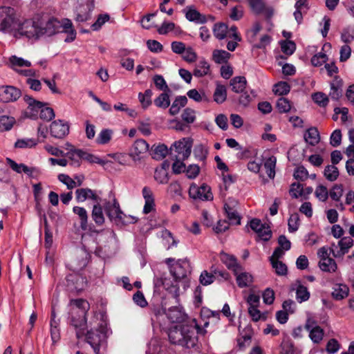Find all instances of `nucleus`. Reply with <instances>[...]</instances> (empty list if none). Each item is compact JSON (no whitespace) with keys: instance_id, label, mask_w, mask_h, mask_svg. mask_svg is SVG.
I'll return each mask as SVG.
<instances>
[{"instance_id":"f257e3e1","label":"nucleus","mask_w":354,"mask_h":354,"mask_svg":"<svg viewBox=\"0 0 354 354\" xmlns=\"http://www.w3.org/2000/svg\"><path fill=\"white\" fill-rule=\"evenodd\" d=\"M195 330L197 333L201 330V327L196 323L189 326H174L169 331V339L171 344L193 348L198 341Z\"/></svg>"},{"instance_id":"f03ea898","label":"nucleus","mask_w":354,"mask_h":354,"mask_svg":"<svg viewBox=\"0 0 354 354\" xmlns=\"http://www.w3.org/2000/svg\"><path fill=\"white\" fill-rule=\"evenodd\" d=\"M0 18V31L12 33L15 36L20 21L19 16L15 10L9 6L1 7Z\"/></svg>"},{"instance_id":"7ed1b4c3","label":"nucleus","mask_w":354,"mask_h":354,"mask_svg":"<svg viewBox=\"0 0 354 354\" xmlns=\"http://www.w3.org/2000/svg\"><path fill=\"white\" fill-rule=\"evenodd\" d=\"M7 65L11 69L18 74L25 77L36 76V71L34 69H23L22 68L31 66V62L29 60L16 55H12L8 58Z\"/></svg>"},{"instance_id":"20e7f679","label":"nucleus","mask_w":354,"mask_h":354,"mask_svg":"<svg viewBox=\"0 0 354 354\" xmlns=\"http://www.w3.org/2000/svg\"><path fill=\"white\" fill-rule=\"evenodd\" d=\"M19 27L15 33V37L26 36L28 38L39 37L41 32V27L36 22L30 19L20 20Z\"/></svg>"},{"instance_id":"39448f33","label":"nucleus","mask_w":354,"mask_h":354,"mask_svg":"<svg viewBox=\"0 0 354 354\" xmlns=\"http://www.w3.org/2000/svg\"><path fill=\"white\" fill-rule=\"evenodd\" d=\"M94 8V0H77L75 10V19L77 22H85L91 18Z\"/></svg>"},{"instance_id":"423d86ee","label":"nucleus","mask_w":354,"mask_h":354,"mask_svg":"<svg viewBox=\"0 0 354 354\" xmlns=\"http://www.w3.org/2000/svg\"><path fill=\"white\" fill-rule=\"evenodd\" d=\"M109 201L104 203V209L110 219H123L124 214L120 207V204L113 192L109 193Z\"/></svg>"},{"instance_id":"0eeeda50","label":"nucleus","mask_w":354,"mask_h":354,"mask_svg":"<svg viewBox=\"0 0 354 354\" xmlns=\"http://www.w3.org/2000/svg\"><path fill=\"white\" fill-rule=\"evenodd\" d=\"M189 195L194 199H200L201 201L213 200L211 188L206 184H203L198 187L195 183H192L189 189Z\"/></svg>"},{"instance_id":"6e6552de","label":"nucleus","mask_w":354,"mask_h":354,"mask_svg":"<svg viewBox=\"0 0 354 354\" xmlns=\"http://www.w3.org/2000/svg\"><path fill=\"white\" fill-rule=\"evenodd\" d=\"M192 141L189 138H183L176 141L171 147V151H174L177 154L176 158L187 159L191 154Z\"/></svg>"},{"instance_id":"1a4fd4ad","label":"nucleus","mask_w":354,"mask_h":354,"mask_svg":"<svg viewBox=\"0 0 354 354\" xmlns=\"http://www.w3.org/2000/svg\"><path fill=\"white\" fill-rule=\"evenodd\" d=\"M252 13L263 15L266 18H270L274 14V8L268 5L265 0H247Z\"/></svg>"},{"instance_id":"9d476101","label":"nucleus","mask_w":354,"mask_h":354,"mask_svg":"<svg viewBox=\"0 0 354 354\" xmlns=\"http://www.w3.org/2000/svg\"><path fill=\"white\" fill-rule=\"evenodd\" d=\"M353 245V239L350 236H346L341 239L338 241L337 245L333 243L329 250L335 258H342L345 254L348 253L349 249Z\"/></svg>"},{"instance_id":"9b49d317","label":"nucleus","mask_w":354,"mask_h":354,"mask_svg":"<svg viewBox=\"0 0 354 354\" xmlns=\"http://www.w3.org/2000/svg\"><path fill=\"white\" fill-rule=\"evenodd\" d=\"M24 100L27 104L28 107L24 111L26 117L36 119L44 104L41 102L37 101L29 95H24Z\"/></svg>"},{"instance_id":"f8f14e48","label":"nucleus","mask_w":354,"mask_h":354,"mask_svg":"<svg viewBox=\"0 0 354 354\" xmlns=\"http://www.w3.org/2000/svg\"><path fill=\"white\" fill-rule=\"evenodd\" d=\"M21 91L12 86L0 87V100L3 102H15L20 97Z\"/></svg>"},{"instance_id":"ddd939ff","label":"nucleus","mask_w":354,"mask_h":354,"mask_svg":"<svg viewBox=\"0 0 354 354\" xmlns=\"http://www.w3.org/2000/svg\"><path fill=\"white\" fill-rule=\"evenodd\" d=\"M171 274L176 279H180L187 277L190 272V265L187 260H179L170 268Z\"/></svg>"},{"instance_id":"4468645a","label":"nucleus","mask_w":354,"mask_h":354,"mask_svg":"<svg viewBox=\"0 0 354 354\" xmlns=\"http://www.w3.org/2000/svg\"><path fill=\"white\" fill-rule=\"evenodd\" d=\"M86 342L91 345L95 354H99L104 336L98 330H91L86 334Z\"/></svg>"},{"instance_id":"2eb2a0df","label":"nucleus","mask_w":354,"mask_h":354,"mask_svg":"<svg viewBox=\"0 0 354 354\" xmlns=\"http://www.w3.org/2000/svg\"><path fill=\"white\" fill-rule=\"evenodd\" d=\"M237 201L234 199H229L225 203L224 209L230 223L239 225L241 223V216L236 208Z\"/></svg>"},{"instance_id":"dca6fc26","label":"nucleus","mask_w":354,"mask_h":354,"mask_svg":"<svg viewBox=\"0 0 354 354\" xmlns=\"http://www.w3.org/2000/svg\"><path fill=\"white\" fill-rule=\"evenodd\" d=\"M75 198L77 202H84L86 200H91L95 204L102 202L100 196L90 188H80L75 191Z\"/></svg>"},{"instance_id":"f3484780","label":"nucleus","mask_w":354,"mask_h":354,"mask_svg":"<svg viewBox=\"0 0 354 354\" xmlns=\"http://www.w3.org/2000/svg\"><path fill=\"white\" fill-rule=\"evenodd\" d=\"M50 132L54 138H63L69 132V125L63 120H55L50 125Z\"/></svg>"},{"instance_id":"a211bd4d","label":"nucleus","mask_w":354,"mask_h":354,"mask_svg":"<svg viewBox=\"0 0 354 354\" xmlns=\"http://www.w3.org/2000/svg\"><path fill=\"white\" fill-rule=\"evenodd\" d=\"M315 322L308 319L305 325V328L309 330V337L315 344L319 343L324 337V330L318 326H314Z\"/></svg>"},{"instance_id":"6ab92c4d","label":"nucleus","mask_w":354,"mask_h":354,"mask_svg":"<svg viewBox=\"0 0 354 354\" xmlns=\"http://www.w3.org/2000/svg\"><path fill=\"white\" fill-rule=\"evenodd\" d=\"M68 286H71L76 290H83L86 285V279L78 273L69 274L66 277Z\"/></svg>"},{"instance_id":"aec40b11","label":"nucleus","mask_w":354,"mask_h":354,"mask_svg":"<svg viewBox=\"0 0 354 354\" xmlns=\"http://www.w3.org/2000/svg\"><path fill=\"white\" fill-rule=\"evenodd\" d=\"M236 277V282L238 286L241 288L249 287L253 283V277L252 275L244 271V268L242 267L241 269L234 273Z\"/></svg>"},{"instance_id":"412c9836","label":"nucleus","mask_w":354,"mask_h":354,"mask_svg":"<svg viewBox=\"0 0 354 354\" xmlns=\"http://www.w3.org/2000/svg\"><path fill=\"white\" fill-rule=\"evenodd\" d=\"M220 259L233 273L238 272L242 268V266L237 261L236 258L234 255L222 252L220 253Z\"/></svg>"},{"instance_id":"4be33fe9","label":"nucleus","mask_w":354,"mask_h":354,"mask_svg":"<svg viewBox=\"0 0 354 354\" xmlns=\"http://www.w3.org/2000/svg\"><path fill=\"white\" fill-rule=\"evenodd\" d=\"M74 304L76 308L72 310V313L82 317L81 323L79 326H84L85 324V316L89 308V304L86 300L82 299L75 300Z\"/></svg>"},{"instance_id":"5701e85b","label":"nucleus","mask_w":354,"mask_h":354,"mask_svg":"<svg viewBox=\"0 0 354 354\" xmlns=\"http://www.w3.org/2000/svg\"><path fill=\"white\" fill-rule=\"evenodd\" d=\"M329 96L334 100H338L342 95L343 81L339 77H335L330 82Z\"/></svg>"},{"instance_id":"b1692460","label":"nucleus","mask_w":354,"mask_h":354,"mask_svg":"<svg viewBox=\"0 0 354 354\" xmlns=\"http://www.w3.org/2000/svg\"><path fill=\"white\" fill-rule=\"evenodd\" d=\"M61 27L60 23L56 19L52 18L48 21L46 24L45 27H41V32L39 37L43 35H47L48 36L53 35L57 32H59V28Z\"/></svg>"},{"instance_id":"393cba45","label":"nucleus","mask_w":354,"mask_h":354,"mask_svg":"<svg viewBox=\"0 0 354 354\" xmlns=\"http://www.w3.org/2000/svg\"><path fill=\"white\" fill-rule=\"evenodd\" d=\"M82 317L77 316L72 313L71 324L75 328L76 331V337L80 339L85 335V329L86 328V318L85 317V324L84 326H79L81 323Z\"/></svg>"},{"instance_id":"a878e982","label":"nucleus","mask_w":354,"mask_h":354,"mask_svg":"<svg viewBox=\"0 0 354 354\" xmlns=\"http://www.w3.org/2000/svg\"><path fill=\"white\" fill-rule=\"evenodd\" d=\"M348 287L344 283H335L333 287L332 297L336 300H342L348 297Z\"/></svg>"},{"instance_id":"bb28decb","label":"nucleus","mask_w":354,"mask_h":354,"mask_svg":"<svg viewBox=\"0 0 354 354\" xmlns=\"http://www.w3.org/2000/svg\"><path fill=\"white\" fill-rule=\"evenodd\" d=\"M305 141L311 146H315L320 140L318 129L312 127L306 130L304 136Z\"/></svg>"},{"instance_id":"cd10ccee","label":"nucleus","mask_w":354,"mask_h":354,"mask_svg":"<svg viewBox=\"0 0 354 354\" xmlns=\"http://www.w3.org/2000/svg\"><path fill=\"white\" fill-rule=\"evenodd\" d=\"M91 217L97 225L100 226L104 224L105 218L102 211V206L100 203L93 205Z\"/></svg>"},{"instance_id":"c85d7f7f","label":"nucleus","mask_w":354,"mask_h":354,"mask_svg":"<svg viewBox=\"0 0 354 354\" xmlns=\"http://www.w3.org/2000/svg\"><path fill=\"white\" fill-rule=\"evenodd\" d=\"M247 81L245 77L236 76L230 80L232 90L235 93H242L245 90Z\"/></svg>"},{"instance_id":"c756f323","label":"nucleus","mask_w":354,"mask_h":354,"mask_svg":"<svg viewBox=\"0 0 354 354\" xmlns=\"http://www.w3.org/2000/svg\"><path fill=\"white\" fill-rule=\"evenodd\" d=\"M213 98L214 101L217 104L223 103L227 99L226 87L223 84L217 83L213 94Z\"/></svg>"},{"instance_id":"7c9ffc66","label":"nucleus","mask_w":354,"mask_h":354,"mask_svg":"<svg viewBox=\"0 0 354 354\" xmlns=\"http://www.w3.org/2000/svg\"><path fill=\"white\" fill-rule=\"evenodd\" d=\"M82 149H71L67 153L66 156L71 160L70 165L73 167H80L81 165V160H82Z\"/></svg>"},{"instance_id":"2f4dec72","label":"nucleus","mask_w":354,"mask_h":354,"mask_svg":"<svg viewBox=\"0 0 354 354\" xmlns=\"http://www.w3.org/2000/svg\"><path fill=\"white\" fill-rule=\"evenodd\" d=\"M168 153V149L165 145H159L158 146H153L150 151L151 157L155 160H162Z\"/></svg>"},{"instance_id":"473e14b6","label":"nucleus","mask_w":354,"mask_h":354,"mask_svg":"<svg viewBox=\"0 0 354 354\" xmlns=\"http://www.w3.org/2000/svg\"><path fill=\"white\" fill-rule=\"evenodd\" d=\"M213 33L216 39H224L228 37V26L224 23L215 24L213 27Z\"/></svg>"},{"instance_id":"72a5a7b5","label":"nucleus","mask_w":354,"mask_h":354,"mask_svg":"<svg viewBox=\"0 0 354 354\" xmlns=\"http://www.w3.org/2000/svg\"><path fill=\"white\" fill-rule=\"evenodd\" d=\"M186 18L190 21L197 24H204L206 22V18L202 15L196 9L189 8L185 13Z\"/></svg>"},{"instance_id":"f704fd0d","label":"nucleus","mask_w":354,"mask_h":354,"mask_svg":"<svg viewBox=\"0 0 354 354\" xmlns=\"http://www.w3.org/2000/svg\"><path fill=\"white\" fill-rule=\"evenodd\" d=\"M113 134V130L110 129H103L97 135L95 142L97 145H104L108 144L112 139Z\"/></svg>"},{"instance_id":"c9c22d12","label":"nucleus","mask_w":354,"mask_h":354,"mask_svg":"<svg viewBox=\"0 0 354 354\" xmlns=\"http://www.w3.org/2000/svg\"><path fill=\"white\" fill-rule=\"evenodd\" d=\"M187 103V99L185 96L177 97L169 109V113L172 115L178 114L180 109L184 107Z\"/></svg>"},{"instance_id":"e433bc0d","label":"nucleus","mask_w":354,"mask_h":354,"mask_svg":"<svg viewBox=\"0 0 354 354\" xmlns=\"http://www.w3.org/2000/svg\"><path fill=\"white\" fill-rule=\"evenodd\" d=\"M319 267L322 271L327 272H335L337 269V263L332 258L320 260Z\"/></svg>"},{"instance_id":"4c0bfd02","label":"nucleus","mask_w":354,"mask_h":354,"mask_svg":"<svg viewBox=\"0 0 354 354\" xmlns=\"http://www.w3.org/2000/svg\"><path fill=\"white\" fill-rule=\"evenodd\" d=\"M73 212L77 214L80 219V227L83 230H86L88 227V214L85 208L75 206L73 209Z\"/></svg>"},{"instance_id":"58836bf2","label":"nucleus","mask_w":354,"mask_h":354,"mask_svg":"<svg viewBox=\"0 0 354 354\" xmlns=\"http://www.w3.org/2000/svg\"><path fill=\"white\" fill-rule=\"evenodd\" d=\"M209 73V65L205 60H201L196 65L193 71L195 77H201L207 75Z\"/></svg>"},{"instance_id":"ea45409f","label":"nucleus","mask_w":354,"mask_h":354,"mask_svg":"<svg viewBox=\"0 0 354 354\" xmlns=\"http://www.w3.org/2000/svg\"><path fill=\"white\" fill-rule=\"evenodd\" d=\"M15 122L16 120L13 117L8 115L0 116V132L10 131Z\"/></svg>"},{"instance_id":"a19ab883","label":"nucleus","mask_w":354,"mask_h":354,"mask_svg":"<svg viewBox=\"0 0 354 354\" xmlns=\"http://www.w3.org/2000/svg\"><path fill=\"white\" fill-rule=\"evenodd\" d=\"M277 158L274 156H271L266 160L264 162V168L266 170L268 176L273 179L275 176V167H276Z\"/></svg>"},{"instance_id":"79ce46f5","label":"nucleus","mask_w":354,"mask_h":354,"mask_svg":"<svg viewBox=\"0 0 354 354\" xmlns=\"http://www.w3.org/2000/svg\"><path fill=\"white\" fill-rule=\"evenodd\" d=\"M167 315L172 322H180L184 317V314L178 307L170 308Z\"/></svg>"},{"instance_id":"37998d69","label":"nucleus","mask_w":354,"mask_h":354,"mask_svg":"<svg viewBox=\"0 0 354 354\" xmlns=\"http://www.w3.org/2000/svg\"><path fill=\"white\" fill-rule=\"evenodd\" d=\"M213 59L216 63L222 64L227 62L231 54L224 50H214L212 53Z\"/></svg>"},{"instance_id":"c03bdc74","label":"nucleus","mask_w":354,"mask_h":354,"mask_svg":"<svg viewBox=\"0 0 354 354\" xmlns=\"http://www.w3.org/2000/svg\"><path fill=\"white\" fill-rule=\"evenodd\" d=\"M310 297V292L308 288L301 285L299 284L296 289V299L298 302L301 303L307 301Z\"/></svg>"},{"instance_id":"a18cd8bd","label":"nucleus","mask_w":354,"mask_h":354,"mask_svg":"<svg viewBox=\"0 0 354 354\" xmlns=\"http://www.w3.org/2000/svg\"><path fill=\"white\" fill-rule=\"evenodd\" d=\"M154 178L160 184H166L168 183V172L164 167L156 168L154 172Z\"/></svg>"},{"instance_id":"49530a36","label":"nucleus","mask_w":354,"mask_h":354,"mask_svg":"<svg viewBox=\"0 0 354 354\" xmlns=\"http://www.w3.org/2000/svg\"><path fill=\"white\" fill-rule=\"evenodd\" d=\"M324 174L327 180L334 181L339 176V171L337 167L334 165H328L325 167Z\"/></svg>"},{"instance_id":"de8ad7c7","label":"nucleus","mask_w":354,"mask_h":354,"mask_svg":"<svg viewBox=\"0 0 354 354\" xmlns=\"http://www.w3.org/2000/svg\"><path fill=\"white\" fill-rule=\"evenodd\" d=\"M154 104L159 108L166 109L170 104L169 96L167 92L162 93L154 100Z\"/></svg>"},{"instance_id":"09e8293b","label":"nucleus","mask_w":354,"mask_h":354,"mask_svg":"<svg viewBox=\"0 0 354 354\" xmlns=\"http://www.w3.org/2000/svg\"><path fill=\"white\" fill-rule=\"evenodd\" d=\"M313 101L321 107H325L328 105V97L322 92H317L312 95Z\"/></svg>"},{"instance_id":"8fccbe9b","label":"nucleus","mask_w":354,"mask_h":354,"mask_svg":"<svg viewBox=\"0 0 354 354\" xmlns=\"http://www.w3.org/2000/svg\"><path fill=\"white\" fill-rule=\"evenodd\" d=\"M290 90V85L286 82H280L276 84L273 88V92L279 95H286Z\"/></svg>"},{"instance_id":"3c124183","label":"nucleus","mask_w":354,"mask_h":354,"mask_svg":"<svg viewBox=\"0 0 354 354\" xmlns=\"http://www.w3.org/2000/svg\"><path fill=\"white\" fill-rule=\"evenodd\" d=\"M276 106L280 113H287L291 109L290 102L285 97L279 98L277 101Z\"/></svg>"},{"instance_id":"603ef678","label":"nucleus","mask_w":354,"mask_h":354,"mask_svg":"<svg viewBox=\"0 0 354 354\" xmlns=\"http://www.w3.org/2000/svg\"><path fill=\"white\" fill-rule=\"evenodd\" d=\"M152 91L150 89H147L144 93H140L138 94V99L140 102L143 108L148 107L151 104V97L152 96Z\"/></svg>"},{"instance_id":"864d4df0","label":"nucleus","mask_w":354,"mask_h":354,"mask_svg":"<svg viewBox=\"0 0 354 354\" xmlns=\"http://www.w3.org/2000/svg\"><path fill=\"white\" fill-rule=\"evenodd\" d=\"M37 145V142L32 138H24L19 139L15 144L16 148L26 149L35 147Z\"/></svg>"},{"instance_id":"5fc2aeb1","label":"nucleus","mask_w":354,"mask_h":354,"mask_svg":"<svg viewBox=\"0 0 354 354\" xmlns=\"http://www.w3.org/2000/svg\"><path fill=\"white\" fill-rule=\"evenodd\" d=\"M315 196L320 201L324 202L328 199V196H329V192H328L326 187H325L322 185H319L315 189Z\"/></svg>"},{"instance_id":"6e6d98bb","label":"nucleus","mask_w":354,"mask_h":354,"mask_svg":"<svg viewBox=\"0 0 354 354\" xmlns=\"http://www.w3.org/2000/svg\"><path fill=\"white\" fill-rule=\"evenodd\" d=\"M187 95L190 99H192L197 102L207 100V98L204 92H199L195 88L189 90Z\"/></svg>"},{"instance_id":"4d7b16f0","label":"nucleus","mask_w":354,"mask_h":354,"mask_svg":"<svg viewBox=\"0 0 354 354\" xmlns=\"http://www.w3.org/2000/svg\"><path fill=\"white\" fill-rule=\"evenodd\" d=\"M133 147L136 153L138 155L147 152L149 145L145 140L139 139L135 142Z\"/></svg>"},{"instance_id":"13d9d810","label":"nucleus","mask_w":354,"mask_h":354,"mask_svg":"<svg viewBox=\"0 0 354 354\" xmlns=\"http://www.w3.org/2000/svg\"><path fill=\"white\" fill-rule=\"evenodd\" d=\"M241 93L242 94L239 97V103L244 106H247L255 97L254 92L252 90L250 92L248 91L244 90V91Z\"/></svg>"},{"instance_id":"bf43d9fd","label":"nucleus","mask_w":354,"mask_h":354,"mask_svg":"<svg viewBox=\"0 0 354 354\" xmlns=\"http://www.w3.org/2000/svg\"><path fill=\"white\" fill-rule=\"evenodd\" d=\"M342 185H335L329 192V196L335 201H339L343 195Z\"/></svg>"},{"instance_id":"052dcab7","label":"nucleus","mask_w":354,"mask_h":354,"mask_svg":"<svg viewBox=\"0 0 354 354\" xmlns=\"http://www.w3.org/2000/svg\"><path fill=\"white\" fill-rule=\"evenodd\" d=\"M153 82L157 88L163 92H169V88L166 83V81L162 75H156L153 77Z\"/></svg>"},{"instance_id":"680f3d73","label":"nucleus","mask_w":354,"mask_h":354,"mask_svg":"<svg viewBox=\"0 0 354 354\" xmlns=\"http://www.w3.org/2000/svg\"><path fill=\"white\" fill-rule=\"evenodd\" d=\"M7 165L16 173L21 174L26 169V165L23 163H17L10 158L6 159Z\"/></svg>"},{"instance_id":"e2e57ef3","label":"nucleus","mask_w":354,"mask_h":354,"mask_svg":"<svg viewBox=\"0 0 354 354\" xmlns=\"http://www.w3.org/2000/svg\"><path fill=\"white\" fill-rule=\"evenodd\" d=\"M299 216L297 213L290 215L288 219V230L290 232H296L299 226Z\"/></svg>"},{"instance_id":"0e129e2a","label":"nucleus","mask_w":354,"mask_h":354,"mask_svg":"<svg viewBox=\"0 0 354 354\" xmlns=\"http://www.w3.org/2000/svg\"><path fill=\"white\" fill-rule=\"evenodd\" d=\"M182 119L184 122H185L187 124L193 123L195 121L196 119V115L195 111L190 109V108H186L182 115H181Z\"/></svg>"},{"instance_id":"69168bd1","label":"nucleus","mask_w":354,"mask_h":354,"mask_svg":"<svg viewBox=\"0 0 354 354\" xmlns=\"http://www.w3.org/2000/svg\"><path fill=\"white\" fill-rule=\"evenodd\" d=\"M58 179L60 182L66 185L69 189H72L77 186L76 182L68 175L64 174H59Z\"/></svg>"},{"instance_id":"338daca9","label":"nucleus","mask_w":354,"mask_h":354,"mask_svg":"<svg viewBox=\"0 0 354 354\" xmlns=\"http://www.w3.org/2000/svg\"><path fill=\"white\" fill-rule=\"evenodd\" d=\"M39 116L44 120L50 121L55 118V113L52 108L42 106L39 112Z\"/></svg>"},{"instance_id":"774afa93","label":"nucleus","mask_w":354,"mask_h":354,"mask_svg":"<svg viewBox=\"0 0 354 354\" xmlns=\"http://www.w3.org/2000/svg\"><path fill=\"white\" fill-rule=\"evenodd\" d=\"M290 195L295 198H297L299 196L304 195V188L303 185L300 183H294L291 185L290 189Z\"/></svg>"}]
</instances>
